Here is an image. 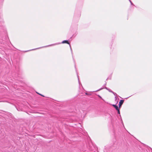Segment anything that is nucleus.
Returning a JSON list of instances; mask_svg holds the SVG:
<instances>
[{
	"label": "nucleus",
	"mask_w": 152,
	"mask_h": 152,
	"mask_svg": "<svg viewBox=\"0 0 152 152\" xmlns=\"http://www.w3.org/2000/svg\"><path fill=\"white\" fill-rule=\"evenodd\" d=\"M61 43H66L69 44L70 47V49H71V51H72V50L71 47L69 43L68 42V41L66 40H64Z\"/></svg>",
	"instance_id": "f257e3e1"
},
{
	"label": "nucleus",
	"mask_w": 152,
	"mask_h": 152,
	"mask_svg": "<svg viewBox=\"0 0 152 152\" xmlns=\"http://www.w3.org/2000/svg\"><path fill=\"white\" fill-rule=\"evenodd\" d=\"M124 102V100H120L119 102V107H120L121 106V105L123 104Z\"/></svg>",
	"instance_id": "f03ea898"
},
{
	"label": "nucleus",
	"mask_w": 152,
	"mask_h": 152,
	"mask_svg": "<svg viewBox=\"0 0 152 152\" xmlns=\"http://www.w3.org/2000/svg\"><path fill=\"white\" fill-rule=\"evenodd\" d=\"M60 43H55V44H51V45H48V46H45V47H48V46H53V45H58V44H60Z\"/></svg>",
	"instance_id": "7ed1b4c3"
},
{
	"label": "nucleus",
	"mask_w": 152,
	"mask_h": 152,
	"mask_svg": "<svg viewBox=\"0 0 152 152\" xmlns=\"http://www.w3.org/2000/svg\"><path fill=\"white\" fill-rule=\"evenodd\" d=\"M144 152H152V149L150 150L149 149H148L145 150Z\"/></svg>",
	"instance_id": "20e7f679"
},
{
	"label": "nucleus",
	"mask_w": 152,
	"mask_h": 152,
	"mask_svg": "<svg viewBox=\"0 0 152 152\" xmlns=\"http://www.w3.org/2000/svg\"><path fill=\"white\" fill-rule=\"evenodd\" d=\"M113 106L115 108L116 110H118V109L119 108L118 106L115 104H113Z\"/></svg>",
	"instance_id": "39448f33"
},
{
	"label": "nucleus",
	"mask_w": 152,
	"mask_h": 152,
	"mask_svg": "<svg viewBox=\"0 0 152 152\" xmlns=\"http://www.w3.org/2000/svg\"><path fill=\"white\" fill-rule=\"evenodd\" d=\"M112 93L115 96H117V94L113 92Z\"/></svg>",
	"instance_id": "423d86ee"
},
{
	"label": "nucleus",
	"mask_w": 152,
	"mask_h": 152,
	"mask_svg": "<svg viewBox=\"0 0 152 152\" xmlns=\"http://www.w3.org/2000/svg\"><path fill=\"white\" fill-rule=\"evenodd\" d=\"M118 110V113L119 114H120V110H119V109L118 108V110Z\"/></svg>",
	"instance_id": "0eeeda50"
},
{
	"label": "nucleus",
	"mask_w": 152,
	"mask_h": 152,
	"mask_svg": "<svg viewBox=\"0 0 152 152\" xmlns=\"http://www.w3.org/2000/svg\"><path fill=\"white\" fill-rule=\"evenodd\" d=\"M101 88L100 89H99L97 90H96V91H99L101 90H102V89L103 88Z\"/></svg>",
	"instance_id": "6e6552de"
},
{
	"label": "nucleus",
	"mask_w": 152,
	"mask_h": 152,
	"mask_svg": "<svg viewBox=\"0 0 152 152\" xmlns=\"http://www.w3.org/2000/svg\"><path fill=\"white\" fill-rule=\"evenodd\" d=\"M129 2H130L131 4V5H133V3H132V2L130 0H129Z\"/></svg>",
	"instance_id": "1a4fd4ad"
},
{
	"label": "nucleus",
	"mask_w": 152,
	"mask_h": 152,
	"mask_svg": "<svg viewBox=\"0 0 152 152\" xmlns=\"http://www.w3.org/2000/svg\"><path fill=\"white\" fill-rule=\"evenodd\" d=\"M117 96H115V101H116V100H117Z\"/></svg>",
	"instance_id": "9d476101"
},
{
	"label": "nucleus",
	"mask_w": 152,
	"mask_h": 152,
	"mask_svg": "<svg viewBox=\"0 0 152 152\" xmlns=\"http://www.w3.org/2000/svg\"><path fill=\"white\" fill-rule=\"evenodd\" d=\"M109 91L110 92H111L112 93V92H113V91H112L110 89L109 90Z\"/></svg>",
	"instance_id": "9b49d317"
},
{
	"label": "nucleus",
	"mask_w": 152,
	"mask_h": 152,
	"mask_svg": "<svg viewBox=\"0 0 152 152\" xmlns=\"http://www.w3.org/2000/svg\"><path fill=\"white\" fill-rule=\"evenodd\" d=\"M98 96L100 98L102 99H103L99 95H98Z\"/></svg>",
	"instance_id": "f8f14e48"
},
{
	"label": "nucleus",
	"mask_w": 152,
	"mask_h": 152,
	"mask_svg": "<svg viewBox=\"0 0 152 152\" xmlns=\"http://www.w3.org/2000/svg\"><path fill=\"white\" fill-rule=\"evenodd\" d=\"M77 77H78V81L79 82V77H78V75L77 74Z\"/></svg>",
	"instance_id": "ddd939ff"
},
{
	"label": "nucleus",
	"mask_w": 152,
	"mask_h": 152,
	"mask_svg": "<svg viewBox=\"0 0 152 152\" xmlns=\"http://www.w3.org/2000/svg\"><path fill=\"white\" fill-rule=\"evenodd\" d=\"M105 88H106V89H107V90L108 91L110 89H109L107 88L106 87Z\"/></svg>",
	"instance_id": "4468645a"
},
{
	"label": "nucleus",
	"mask_w": 152,
	"mask_h": 152,
	"mask_svg": "<svg viewBox=\"0 0 152 152\" xmlns=\"http://www.w3.org/2000/svg\"><path fill=\"white\" fill-rule=\"evenodd\" d=\"M38 94H39L40 95H41V96H44L43 95H42V94H39V93H38Z\"/></svg>",
	"instance_id": "2eb2a0df"
},
{
	"label": "nucleus",
	"mask_w": 152,
	"mask_h": 152,
	"mask_svg": "<svg viewBox=\"0 0 152 152\" xmlns=\"http://www.w3.org/2000/svg\"><path fill=\"white\" fill-rule=\"evenodd\" d=\"M37 49H38V48H37ZM36 49H33V50H36Z\"/></svg>",
	"instance_id": "dca6fc26"
},
{
	"label": "nucleus",
	"mask_w": 152,
	"mask_h": 152,
	"mask_svg": "<svg viewBox=\"0 0 152 152\" xmlns=\"http://www.w3.org/2000/svg\"><path fill=\"white\" fill-rule=\"evenodd\" d=\"M106 83H105V84H104V86H105V85H106Z\"/></svg>",
	"instance_id": "f3484780"
}]
</instances>
